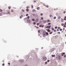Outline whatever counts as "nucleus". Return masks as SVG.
Masks as SVG:
<instances>
[{"mask_svg": "<svg viewBox=\"0 0 66 66\" xmlns=\"http://www.w3.org/2000/svg\"><path fill=\"white\" fill-rule=\"evenodd\" d=\"M43 37H45L46 36V34L45 32H43Z\"/></svg>", "mask_w": 66, "mask_h": 66, "instance_id": "obj_1", "label": "nucleus"}, {"mask_svg": "<svg viewBox=\"0 0 66 66\" xmlns=\"http://www.w3.org/2000/svg\"><path fill=\"white\" fill-rule=\"evenodd\" d=\"M47 59V57H46L45 56L43 57V60L44 61H45Z\"/></svg>", "mask_w": 66, "mask_h": 66, "instance_id": "obj_2", "label": "nucleus"}, {"mask_svg": "<svg viewBox=\"0 0 66 66\" xmlns=\"http://www.w3.org/2000/svg\"><path fill=\"white\" fill-rule=\"evenodd\" d=\"M46 30H47L48 32H51L50 30L48 29H46Z\"/></svg>", "mask_w": 66, "mask_h": 66, "instance_id": "obj_3", "label": "nucleus"}, {"mask_svg": "<svg viewBox=\"0 0 66 66\" xmlns=\"http://www.w3.org/2000/svg\"><path fill=\"white\" fill-rule=\"evenodd\" d=\"M19 62H20L21 63H22L24 61L23 60H19Z\"/></svg>", "mask_w": 66, "mask_h": 66, "instance_id": "obj_4", "label": "nucleus"}, {"mask_svg": "<svg viewBox=\"0 0 66 66\" xmlns=\"http://www.w3.org/2000/svg\"><path fill=\"white\" fill-rule=\"evenodd\" d=\"M39 20V19H36V22H38Z\"/></svg>", "mask_w": 66, "mask_h": 66, "instance_id": "obj_5", "label": "nucleus"}, {"mask_svg": "<svg viewBox=\"0 0 66 66\" xmlns=\"http://www.w3.org/2000/svg\"><path fill=\"white\" fill-rule=\"evenodd\" d=\"M45 34H46V35L47 36L48 35V33L47 32H45Z\"/></svg>", "mask_w": 66, "mask_h": 66, "instance_id": "obj_6", "label": "nucleus"}, {"mask_svg": "<svg viewBox=\"0 0 66 66\" xmlns=\"http://www.w3.org/2000/svg\"><path fill=\"white\" fill-rule=\"evenodd\" d=\"M63 19H64V20L66 21V16H64V18Z\"/></svg>", "mask_w": 66, "mask_h": 66, "instance_id": "obj_7", "label": "nucleus"}, {"mask_svg": "<svg viewBox=\"0 0 66 66\" xmlns=\"http://www.w3.org/2000/svg\"><path fill=\"white\" fill-rule=\"evenodd\" d=\"M64 21V20L63 19H61V22H63Z\"/></svg>", "mask_w": 66, "mask_h": 66, "instance_id": "obj_8", "label": "nucleus"}, {"mask_svg": "<svg viewBox=\"0 0 66 66\" xmlns=\"http://www.w3.org/2000/svg\"><path fill=\"white\" fill-rule=\"evenodd\" d=\"M27 21L28 23H30V21L29 20H27Z\"/></svg>", "mask_w": 66, "mask_h": 66, "instance_id": "obj_9", "label": "nucleus"}, {"mask_svg": "<svg viewBox=\"0 0 66 66\" xmlns=\"http://www.w3.org/2000/svg\"><path fill=\"white\" fill-rule=\"evenodd\" d=\"M47 22V21H46V20H44L43 21V22L44 23H46Z\"/></svg>", "mask_w": 66, "mask_h": 66, "instance_id": "obj_10", "label": "nucleus"}, {"mask_svg": "<svg viewBox=\"0 0 66 66\" xmlns=\"http://www.w3.org/2000/svg\"><path fill=\"white\" fill-rule=\"evenodd\" d=\"M10 11H8V13H7V14H10Z\"/></svg>", "mask_w": 66, "mask_h": 66, "instance_id": "obj_11", "label": "nucleus"}, {"mask_svg": "<svg viewBox=\"0 0 66 66\" xmlns=\"http://www.w3.org/2000/svg\"><path fill=\"white\" fill-rule=\"evenodd\" d=\"M47 23H48L49 22H51V21H50L49 20H47Z\"/></svg>", "mask_w": 66, "mask_h": 66, "instance_id": "obj_12", "label": "nucleus"}, {"mask_svg": "<svg viewBox=\"0 0 66 66\" xmlns=\"http://www.w3.org/2000/svg\"><path fill=\"white\" fill-rule=\"evenodd\" d=\"M52 57H55V55H52Z\"/></svg>", "mask_w": 66, "mask_h": 66, "instance_id": "obj_13", "label": "nucleus"}, {"mask_svg": "<svg viewBox=\"0 0 66 66\" xmlns=\"http://www.w3.org/2000/svg\"><path fill=\"white\" fill-rule=\"evenodd\" d=\"M65 54V53H62V56H63L64 54Z\"/></svg>", "mask_w": 66, "mask_h": 66, "instance_id": "obj_14", "label": "nucleus"}, {"mask_svg": "<svg viewBox=\"0 0 66 66\" xmlns=\"http://www.w3.org/2000/svg\"><path fill=\"white\" fill-rule=\"evenodd\" d=\"M32 11L33 12H35V11H36L35 10H33V11Z\"/></svg>", "mask_w": 66, "mask_h": 66, "instance_id": "obj_15", "label": "nucleus"}, {"mask_svg": "<svg viewBox=\"0 0 66 66\" xmlns=\"http://www.w3.org/2000/svg\"><path fill=\"white\" fill-rule=\"evenodd\" d=\"M58 18L59 19H60L61 18V16H59L58 17Z\"/></svg>", "mask_w": 66, "mask_h": 66, "instance_id": "obj_16", "label": "nucleus"}, {"mask_svg": "<svg viewBox=\"0 0 66 66\" xmlns=\"http://www.w3.org/2000/svg\"><path fill=\"white\" fill-rule=\"evenodd\" d=\"M32 20L33 21H34L35 20V19H32Z\"/></svg>", "mask_w": 66, "mask_h": 66, "instance_id": "obj_17", "label": "nucleus"}, {"mask_svg": "<svg viewBox=\"0 0 66 66\" xmlns=\"http://www.w3.org/2000/svg\"><path fill=\"white\" fill-rule=\"evenodd\" d=\"M59 60H60V59L61 58V57L60 56H59Z\"/></svg>", "mask_w": 66, "mask_h": 66, "instance_id": "obj_18", "label": "nucleus"}, {"mask_svg": "<svg viewBox=\"0 0 66 66\" xmlns=\"http://www.w3.org/2000/svg\"><path fill=\"white\" fill-rule=\"evenodd\" d=\"M38 32L39 33H40V30H38Z\"/></svg>", "mask_w": 66, "mask_h": 66, "instance_id": "obj_19", "label": "nucleus"}, {"mask_svg": "<svg viewBox=\"0 0 66 66\" xmlns=\"http://www.w3.org/2000/svg\"><path fill=\"white\" fill-rule=\"evenodd\" d=\"M64 25V23L61 24V26H63Z\"/></svg>", "mask_w": 66, "mask_h": 66, "instance_id": "obj_20", "label": "nucleus"}, {"mask_svg": "<svg viewBox=\"0 0 66 66\" xmlns=\"http://www.w3.org/2000/svg\"><path fill=\"white\" fill-rule=\"evenodd\" d=\"M50 27H51V26H48V28L50 29Z\"/></svg>", "mask_w": 66, "mask_h": 66, "instance_id": "obj_21", "label": "nucleus"}, {"mask_svg": "<svg viewBox=\"0 0 66 66\" xmlns=\"http://www.w3.org/2000/svg\"><path fill=\"white\" fill-rule=\"evenodd\" d=\"M45 6H46L47 8H48L49 7L48 6V5Z\"/></svg>", "mask_w": 66, "mask_h": 66, "instance_id": "obj_22", "label": "nucleus"}, {"mask_svg": "<svg viewBox=\"0 0 66 66\" xmlns=\"http://www.w3.org/2000/svg\"><path fill=\"white\" fill-rule=\"evenodd\" d=\"M40 15L41 16H42V15H43V13H41Z\"/></svg>", "mask_w": 66, "mask_h": 66, "instance_id": "obj_23", "label": "nucleus"}, {"mask_svg": "<svg viewBox=\"0 0 66 66\" xmlns=\"http://www.w3.org/2000/svg\"><path fill=\"white\" fill-rule=\"evenodd\" d=\"M29 10L28 9H27L26 10V11H27V12H28L29 11Z\"/></svg>", "mask_w": 66, "mask_h": 66, "instance_id": "obj_24", "label": "nucleus"}, {"mask_svg": "<svg viewBox=\"0 0 66 66\" xmlns=\"http://www.w3.org/2000/svg\"><path fill=\"white\" fill-rule=\"evenodd\" d=\"M61 29L60 27H57V29Z\"/></svg>", "mask_w": 66, "mask_h": 66, "instance_id": "obj_25", "label": "nucleus"}, {"mask_svg": "<svg viewBox=\"0 0 66 66\" xmlns=\"http://www.w3.org/2000/svg\"><path fill=\"white\" fill-rule=\"evenodd\" d=\"M11 8V7L10 6H9L8 7L9 9H10H10Z\"/></svg>", "mask_w": 66, "mask_h": 66, "instance_id": "obj_26", "label": "nucleus"}, {"mask_svg": "<svg viewBox=\"0 0 66 66\" xmlns=\"http://www.w3.org/2000/svg\"><path fill=\"white\" fill-rule=\"evenodd\" d=\"M39 23H37V26H38V25H39Z\"/></svg>", "mask_w": 66, "mask_h": 66, "instance_id": "obj_27", "label": "nucleus"}, {"mask_svg": "<svg viewBox=\"0 0 66 66\" xmlns=\"http://www.w3.org/2000/svg\"><path fill=\"white\" fill-rule=\"evenodd\" d=\"M41 19L42 20H43V18L42 17L41 18Z\"/></svg>", "mask_w": 66, "mask_h": 66, "instance_id": "obj_28", "label": "nucleus"}, {"mask_svg": "<svg viewBox=\"0 0 66 66\" xmlns=\"http://www.w3.org/2000/svg\"><path fill=\"white\" fill-rule=\"evenodd\" d=\"M52 30L53 31L54 30V28H52Z\"/></svg>", "mask_w": 66, "mask_h": 66, "instance_id": "obj_29", "label": "nucleus"}, {"mask_svg": "<svg viewBox=\"0 0 66 66\" xmlns=\"http://www.w3.org/2000/svg\"><path fill=\"white\" fill-rule=\"evenodd\" d=\"M22 15H21V16H20V19H21V18H22Z\"/></svg>", "mask_w": 66, "mask_h": 66, "instance_id": "obj_30", "label": "nucleus"}, {"mask_svg": "<svg viewBox=\"0 0 66 66\" xmlns=\"http://www.w3.org/2000/svg\"><path fill=\"white\" fill-rule=\"evenodd\" d=\"M66 25H63V28H66Z\"/></svg>", "mask_w": 66, "mask_h": 66, "instance_id": "obj_31", "label": "nucleus"}, {"mask_svg": "<svg viewBox=\"0 0 66 66\" xmlns=\"http://www.w3.org/2000/svg\"><path fill=\"white\" fill-rule=\"evenodd\" d=\"M56 18V17L55 16L54 17L53 19H55Z\"/></svg>", "mask_w": 66, "mask_h": 66, "instance_id": "obj_32", "label": "nucleus"}, {"mask_svg": "<svg viewBox=\"0 0 66 66\" xmlns=\"http://www.w3.org/2000/svg\"><path fill=\"white\" fill-rule=\"evenodd\" d=\"M29 7H29V6H27V7H26V8H27V9H28V8H29Z\"/></svg>", "mask_w": 66, "mask_h": 66, "instance_id": "obj_33", "label": "nucleus"}, {"mask_svg": "<svg viewBox=\"0 0 66 66\" xmlns=\"http://www.w3.org/2000/svg\"><path fill=\"white\" fill-rule=\"evenodd\" d=\"M57 33L58 34H60V32H58Z\"/></svg>", "mask_w": 66, "mask_h": 66, "instance_id": "obj_34", "label": "nucleus"}, {"mask_svg": "<svg viewBox=\"0 0 66 66\" xmlns=\"http://www.w3.org/2000/svg\"><path fill=\"white\" fill-rule=\"evenodd\" d=\"M2 11H3L2 10L0 9V12H2Z\"/></svg>", "mask_w": 66, "mask_h": 66, "instance_id": "obj_35", "label": "nucleus"}, {"mask_svg": "<svg viewBox=\"0 0 66 66\" xmlns=\"http://www.w3.org/2000/svg\"><path fill=\"white\" fill-rule=\"evenodd\" d=\"M52 31L51 32H50V34H52Z\"/></svg>", "mask_w": 66, "mask_h": 66, "instance_id": "obj_36", "label": "nucleus"}, {"mask_svg": "<svg viewBox=\"0 0 66 66\" xmlns=\"http://www.w3.org/2000/svg\"><path fill=\"white\" fill-rule=\"evenodd\" d=\"M27 18L29 20V18H30V16H28Z\"/></svg>", "mask_w": 66, "mask_h": 66, "instance_id": "obj_37", "label": "nucleus"}, {"mask_svg": "<svg viewBox=\"0 0 66 66\" xmlns=\"http://www.w3.org/2000/svg\"><path fill=\"white\" fill-rule=\"evenodd\" d=\"M37 10H39V7H37Z\"/></svg>", "mask_w": 66, "mask_h": 66, "instance_id": "obj_38", "label": "nucleus"}, {"mask_svg": "<svg viewBox=\"0 0 66 66\" xmlns=\"http://www.w3.org/2000/svg\"><path fill=\"white\" fill-rule=\"evenodd\" d=\"M13 10L12 9L11 10V12H13Z\"/></svg>", "mask_w": 66, "mask_h": 66, "instance_id": "obj_39", "label": "nucleus"}, {"mask_svg": "<svg viewBox=\"0 0 66 66\" xmlns=\"http://www.w3.org/2000/svg\"><path fill=\"white\" fill-rule=\"evenodd\" d=\"M65 13H66V11H63V13L65 14Z\"/></svg>", "mask_w": 66, "mask_h": 66, "instance_id": "obj_40", "label": "nucleus"}, {"mask_svg": "<svg viewBox=\"0 0 66 66\" xmlns=\"http://www.w3.org/2000/svg\"><path fill=\"white\" fill-rule=\"evenodd\" d=\"M54 31L55 32H56V30H55Z\"/></svg>", "mask_w": 66, "mask_h": 66, "instance_id": "obj_41", "label": "nucleus"}, {"mask_svg": "<svg viewBox=\"0 0 66 66\" xmlns=\"http://www.w3.org/2000/svg\"><path fill=\"white\" fill-rule=\"evenodd\" d=\"M64 57H66V55H64Z\"/></svg>", "mask_w": 66, "mask_h": 66, "instance_id": "obj_42", "label": "nucleus"}, {"mask_svg": "<svg viewBox=\"0 0 66 66\" xmlns=\"http://www.w3.org/2000/svg\"><path fill=\"white\" fill-rule=\"evenodd\" d=\"M55 28L56 29H57V27H55Z\"/></svg>", "mask_w": 66, "mask_h": 66, "instance_id": "obj_43", "label": "nucleus"}, {"mask_svg": "<svg viewBox=\"0 0 66 66\" xmlns=\"http://www.w3.org/2000/svg\"><path fill=\"white\" fill-rule=\"evenodd\" d=\"M22 11L23 12H24V10L23 9H22Z\"/></svg>", "mask_w": 66, "mask_h": 66, "instance_id": "obj_44", "label": "nucleus"}, {"mask_svg": "<svg viewBox=\"0 0 66 66\" xmlns=\"http://www.w3.org/2000/svg\"><path fill=\"white\" fill-rule=\"evenodd\" d=\"M62 29H60V31H62Z\"/></svg>", "mask_w": 66, "mask_h": 66, "instance_id": "obj_45", "label": "nucleus"}, {"mask_svg": "<svg viewBox=\"0 0 66 66\" xmlns=\"http://www.w3.org/2000/svg\"><path fill=\"white\" fill-rule=\"evenodd\" d=\"M33 24H34V25L36 24V23L35 22H34V23H33Z\"/></svg>", "mask_w": 66, "mask_h": 66, "instance_id": "obj_46", "label": "nucleus"}, {"mask_svg": "<svg viewBox=\"0 0 66 66\" xmlns=\"http://www.w3.org/2000/svg\"><path fill=\"white\" fill-rule=\"evenodd\" d=\"M50 24H51V23H48V25H50Z\"/></svg>", "mask_w": 66, "mask_h": 66, "instance_id": "obj_47", "label": "nucleus"}, {"mask_svg": "<svg viewBox=\"0 0 66 66\" xmlns=\"http://www.w3.org/2000/svg\"><path fill=\"white\" fill-rule=\"evenodd\" d=\"M65 30V28H63V30L64 31Z\"/></svg>", "mask_w": 66, "mask_h": 66, "instance_id": "obj_48", "label": "nucleus"}, {"mask_svg": "<svg viewBox=\"0 0 66 66\" xmlns=\"http://www.w3.org/2000/svg\"><path fill=\"white\" fill-rule=\"evenodd\" d=\"M28 14H27L26 15V16H28Z\"/></svg>", "mask_w": 66, "mask_h": 66, "instance_id": "obj_49", "label": "nucleus"}, {"mask_svg": "<svg viewBox=\"0 0 66 66\" xmlns=\"http://www.w3.org/2000/svg\"><path fill=\"white\" fill-rule=\"evenodd\" d=\"M52 16V15H50V16L51 17V16Z\"/></svg>", "mask_w": 66, "mask_h": 66, "instance_id": "obj_50", "label": "nucleus"}, {"mask_svg": "<svg viewBox=\"0 0 66 66\" xmlns=\"http://www.w3.org/2000/svg\"><path fill=\"white\" fill-rule=\"evenodd\" d=\"M39 27H42V25H39Z\"/></svg>", "mask_w": 66, "mask_h": 66, "instance_id": "obj_51", "label": "nucleus"}, {"mask_svg": "<svg viewBox=\"0 0 66 66\" xmlns=\"http://www.w3.org/2000/svg\"><path fill=\"white\" fill-rule=\"evenodd\" d=\"M32 15H33V16H35V14H32Z\"/></svg>", "mask_w": 66, "mask_h": 66, "instance_id": "obj_52", "label": "nucleus"}, {"mask_svg": "<svg viewBox=\"0 0 66 66\" xmlns=\"http://www.w3.org/2000/svg\"><path fill=\"white\" fill-rule=\"evenodd\" d=\"M48 26L46 27V28H48Z\"/></svg>", "mask_w": 66, "mask_h": 66, "instance_id": "obj_53", "label": "nucleus"}, {"mask_svg": "<svg viewBox=\"0 0 66 66\" xmlns=\"http://www.w3.org/2000/svg\"><path fill=\"white\" fill-rule=\"evenodd\" d=\"M4 65H5V64L4 63L2 64V65L4 66Z\"/></svg>", "mask_w": 66, "mask_h": 66, "instance_id": "obj_54", "label": "nucleus"}, {"mask_svg": "<svg viewBox=\"0 0 66 66\" xmlns=\"http://www.w3.org/2000/svg\"><path fill=\"white\" fill-rule=\"evenodd\" d=\"M34 2L35 3V2H36V1H34Z\"/></svg>", "mask_w": 66, "mask_h": 66, "instance_id": "obj_55", "label": "nucleus"}, {"mask_svg": "<svg viewBox=\"0 0 66 66\" xmlns=\"http://www.w3.org/2000/svg\"><path fill=\"white\" fill-rule=\"evenodd\" d=\"M64 24L65 25H66V22H65V23H64Z\"/></svg>", "mask_w": 66, "mask_h": 66, "instance_id": "obj_56", "label": "nucleus"}, {"mask_svg": "<svg viewBox=\"0 0 66 66\" xmlns=\"http://www.w3.org/2000/svg\"><path fill=\"white\" fill-rule=\"evenodd\" d=\"M56 31H59V29H57Z\"/></svg>", "mask_w": 66, "mask_h": 66, "instance_id": "obj_57", "label": "nucleus"}, {"mask_svg": "<svg viewBox=\"0 0 66 66\" xmlns=\"http://www.w3.org/2000/svg\"><path fill=\"white\" fill-rule=\"evenodd\" d=\"M50 61L49 60H48V61H47V62H49Z\"/></svg>", "mask_w": 66, "mask_h": 66, "instance_id": "obj_58", "label": "nucleus"}, {"mask_svg": "<svg viewBox=\"0 0 66 66\" xmlns=\"http://www.w3.org/2000/svg\"><path fill=\"white\" fill-rule=\"evenodd\" d=\"M31 7H32V8H33V6H31Z\"/></svg>", "mask_w": 66, "mask_h": 66, "instance_id": "obj_59", "label": "nucleus"}, {"mask_svg": "<svg viewBox=\"0 0 66 66\" xmlns=\"http://www.w3.org/2000/svg\"><path fill=\"white\" fill-rule=\"evenodd\" d=\"M8 64L9 65H10V63H8Z\"/></svg>", "mask_w": 66, "mask_h": 66, "instance_id": "obj_60", "label": "nucleus"}, {"mask_svg": "<svg viewBox=\"0 0 66 66\" xmlns=\"http://www.w3.org/2000/svg\"><path fill=\"white\" fill-rule=\"evenodd\" d=\"M44 27V26L43 25V26H42V28H43Z\"/></svg>", "mask_w": 66, "mask_h": 66, "instance_id": "obj_61", "label": "nucleus"}, {"mask_svg": "<svg viewBox=\"0 0 66 66\" xmlns=\"http://www.w3.org/2000/svg\"><path fill=\"white\" fill-rule=\"evenodd\" d=\"M36 28H38V27H36Z\"/></svg>", "mask_w": 66, "mask_h": 66, "instance_id": "obj_62", "label": "nucleus"}, {"mask_svg": "<svg viewBox=\"0 0 66 66\" xmlns=\"http://www.w3.org/2000/svg\"><path fill=\"white\" fill-rule=\"evenodd\" d=\"M45 64H47V62H45Z\"/></svg>", "mask_w": 66, "mask_h": 66, "instance_id": "obj_63", "label": "nucleus"}, {"mask_svg": "<svg viewBox=\"0 0 66 66\" xmlns=\"http://www.w3.org/2000/svg\"><path fill=\"white\" fill-rule=\"evenodd\" d=\"M41 48H42V49H43V47H42Z\"/></svg>", "mask_w": 66, "mask_h": 66, "instance_id": "obj_64", "label": "nucleus"}]
</instances>
